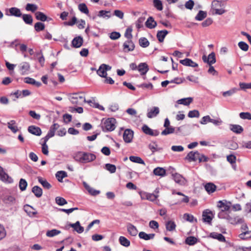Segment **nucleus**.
<instances>
[{
	"mask_svg": "<svg viewBox=\"0 0 251 251\" xmlns=\"http://www.w3.org/2000/svg\"><path fill=\"white\" fill-rule=\"evenodd\" d=\"M74 158L75 161L84 164L95 160L96 158V156L93 153L83 151H78L74 154Z\"/></svg>",
	"mask_w": 251,
	"mask_h": 251,
	"instance_id": "obj_1",
	"label": "nucleus"
},
{
	"mask_svg": "<svg viewBox=\"0 0 251 251\" xmlns=\"http://www.w3.org/2000/svg\"><path fill=\"white\" fill-rule=\"evenodd\" d=\"M68 97L71 102L74 104L82 105L86 101L84 94L81 92L70 94Z\"/></svg>",
	"mask_w": 251,
	"mask_h": 251,
	"instance_id": "obj_2",
	"label": "nucleus"
},
{
	"mask_svg": "<svg viewBox=\"0 0 251 251\" xmlns=\"http://www.w3.org/2000/svg\"><path fill=\"white\" fill-rule=\"evenodd\" d=\"M116 121L113 118L103 120L101 122V128L103 131H112L116 128Z\"/></svg>",
	"mask_w": 251,
	"mask_h": 251,
	"instance_id": "obj_3",
	"label": "nucleus"
},
{
	"mask_svg": "<svg viewBox=\"0 0 251 251\" xmlns=\"http://www.w3.org/2000/svg\"><path fill=\"white\" fill-rule=\"evenodd\" d=\"M226 12L222 2L213 0L211 3L210 12L212 15H222Z\"/></svg>",
	"mask_w": 251,
	"mask_h": 251,
	"instance_id": "obj_4",
	"label": "nucleus"
},
{
	"mask_svg": "<svg viewBox=\"0 0 251 251\" xmlns=\"http://www.w3.org/2000/svg\"><path fill=\"white\" fill-rule=\"evenodd\" d=\"M111 67L105 64H102L97 70V74L101 77H106L107 75V71H110Z\"/></svg>",
	"mask_w": 251,
	"mask_h": 251,
	"instance_id": "obj_5",
	"label": "nucleus"
},
{
	"mask_svg": "<svg viewBox=\"0 0 251 251\" xmlns=\"http://www.w3.org/2000/svg\"><path fill=\"white\" fill-rule=\"evenodd\" d=\"M18 70L22 75H26L29 73L30 66L29 63L23 62L18 65Z\"/></svg>",
	"mask_w": 251,
	"mask_h": 251,
	"instance_id": "obj_6",
	"label": "nucleus"
},
{
	"mask_svg": "<svg viewBox=\"0 0 251 251\" xmlns=\"http://www.w3.org/2000/svg\"><path fill=\"white\" fill-rule=\"evenodd\" d=\"M202 216L203 222L208 224H211V221L214 218L212 212L209 209L203 211Z\"/></svg>",
	"mask_w": 251,
	"mask_h": 251,
	"instance_id": "obj_7",
	"label": "nucleus"
},
{
	"mask_svg": "<svg viewBox=\"0 0 251 251\" xmlns=\"http://www.w3.org/2000/svg\"><path fill=\"white\" fill-rule=\"evenodd\" d=\"M203 61L207 63L209 65H212L216 62L215 54L214 52L210 53L207 57L205 55H203L202 57Z\"/></svg>",
	"mask_w": 251,
	"mask_h": 251,
	"instance_id": "obj_8",
	"label": "nucleus"
},
{
	"mask_svg": "<svg viewBox=\"0 0 251 251\" xmlns=\"http://www.w3.org/2000/svg\"><path fill=\"white\" fill-rule=\"evenodd\" d=\"M140 196L142 200H148L151 201H155L158 197V195L147 192L141 193Z\"/></svg>",
	"mask_w": 251,
	"mask_h": 251,
	"instance_id": "obj_9",
	"label": "nucleus"
},
{
	"mask_svg": "<svg viewBox=\"0 0 251 251\" xmlns=\"http://www.w3.org/2000/svg\"><path fill=\"white\" fill-rule=\"evenodd\" d=\"M133 137V131L129 129H126L125 130L123 134V139L126 143L131 142Z\"/></svg>",
	"mask_w": 251,
	"mask_h": 251,
	"instance_id": "obj_10",
	"label": "nucleus"
},
{
	"mask_svg": "<svg viewBox=\"0 0 251 251\" xmlns=\"http://www.w3.org/2000/svg\"><path fill=\"white\" fill-rule=\"evenodd\" d=\"M174 181L180 185H184L186 184L187 181L181 175L175 173L172 175Z\"/></svg>",
	"mask_w": 251,
	"mask_h": 251,
	"instance_id": "obj_11",
	"label": "nucleus"
},
{
	"mask_svg": "<svg viewBox=\"0 0 251 251\" xmlns=\"http://www.w3.org/2000/svg\"><path fill=\"white\" fill-rule=\"evenodd\" d=\"M143 131L147 135L156 136L159 135V131L157 130H153L150 128L147 125H144L142 127Z\"/></svg>",
	"mask_w": 251,
	"mask_h": 251,
	"instance_id": "obj_12",
	"label": "nucleus"
},
{
	"mask_svg": "<svg viewBox=\"0 0 251 251\" xmlns=\"http://www.w3.org/2000/svg\"><path fill=\"white\" fill-rule=\"evenodd\" d=\"M231 202L229 201H221L218 202V207L221 209V211L226 212L229 211L230 209Z\"/></svg>",
	"mask_w": 251,
	"mask_h": 251,
	"instance_id": "obj_13",
	"label": "nucleus"
},
{
	"mask_svg": "<svg viewBox=\"0 0 251 251\" xmlns=\"http://www.w3.org/2000/svg\"><path fill=\"white\" fill-rule=\"evenodd\" d=\"M6 15L17 17H20L22 15L20 9L17 7H12L9 9L8 11H6Z\"/></svg>",
	"mask_w": 251,
	"mask_h": 251,
	"instance_id": "obj_14",
	"label": "nucleus"
},
{
	"mask_svg": "<svg viewBox=\"0 0 251 251\" xmlns=\"http://www.w3.org/2000/svg\"><path fill=\"white\" fill-rule=\"evenodd\" d=\"M0 179L3 181L11 183L13 182V179L5 173L2 167L0 166Z\"/></svg>",
	"mask_w": 251,
	"mask_h": 251,
	"instance_id": "obj_15",
	"label": "nucleus"
},
{
	"mask_svg": "<svg viewBox=\"0 0 251 251\" xmlns=\"http://www.w3.org/2000/svg\"><path fill=\"white\" fill-rule=\"evenodd\" d=\"M134 44L131 40H127L123 44V50L125 52H129L134 50Z\"/></svg>",
	"mask_w": 251,
	"mask_h": 251,
	"instance_id": "obj_16",
	"label": "nucleus"
},
{
	"mask_svg": "<svg viewBox=\"0 0 251 251\" xmlns=\"http://www.w3.org/2000/svg\"><path fill=\"white\" fill-rule=\"evenodd\" d=\"M159 107L154 106L150 109H148L147 116L150 119L155 117L159 114Z\"/></svg>",
	"mask_w": 251,
	"mask_h": 251,
	"instance_id": "obj_17",
	"label": "nucleus"
},
{
	"mask_svg": "<svg viewBox=\"0 0 251 251\" xmlns=\"http://www.w3.org/2000/svg\"><path fill=\"white\" fill-rule=\"evenodd\" d=\"M199 152L198 151H190L188 153L185 157V159L189 160L190 162L196 161L199 157Z\"/></svg>",
	"mask_w": 251,
	"mask_h": 251,
	"instance_id": "obj_18",
	"label": "nucleus"
},
{
	"mask_svg": "<svg viewBox=\"0 0 251 251\" xmlns=\"http://www.w3.org/2000/svg\"><path fill=\"white\" fill-rule=\"evenodd\" d=\"M149 70V66L146 63H141L138 65L137 70L141 75H146Z\"/></svg>",
	"mask_w": 251,
	"mask_h": 251,
	"instance_id": "obj_19",
	"label": "nucleus"
},
{
	"mask_svg": "<svg viewBox=\"0 0 251 251\" xmlns=\"http://www.w3.org/2000/svg\"><path fill=\"white\" fill-rule=\"evenodd\" d=\"M25 211L30 217H34L37 214V211L32 206L26 204L24 206Z\"/></svg>",
	"mask_w": 251,
	"mask_h": 251,
	"instance_id": "obj_20",
	"label": "nucleus"
},
{
	"mask_svg": "<svg viewBox=\"0 0 251 251\" xmlns=\"http://www.w3.org/2000/svg\"><path fill=\"white\" fill-rule=\"evenodd\" d=\"M128 233L132 236H135L137 235L138 231L137 228L132 224L128 223L126 226Z\"/></svg>",
	"mask_w": 251,
	"mask_h": 251,
	"instance_id": "obj_21",
	"label": "nucleus"
},
{
	"mask_svg": "<svg viewBox=\"0 0 251 251\" xmlns=\"http://www.w3.org/2000/svg\"><path fill=\"white\" fill-rule=\"evenodd\" d=\"M28 131L30 133L37 136H40L42 133V131L40 128L34 126H29L28 127Z\"/></svg>",
	"mask_w": 251,
	"mask_h": 251,
	"instance_id": "obj_22",
	"label": "nucleus"
},
{
	"mask_svg": "<svg viewBox=\"0 0 251 251\" xmlns=\"http://www.w3.org/2000/svg\"><path fill=\"white\" fill-rule=\"evenodd\" d=\"M180 63L184 66H190L194 68L198 67V66L197 63L193 61L189 58H185L183 60H181L180 61Z\"/></svg>",
	"mask_w": 251,
	"mask_h": 251,
	"instance_id": "obj_23",
	"label": "nucleus"
},
{
	"mask_svg": "<svg viewBox=\"0 0 251 251\" xmlns=\"http://www.w3.org/2000/svg\"><path fill=\"white\" fill-rule=\"evenodd\" d=\"M209 237L215 239H217L220 242H226L225 237L221 233H219L215 232H211L210 234Z\"/></svg>",
	"mask_w": 251,
	"mask_h": 251,
	"instance_id": "obj_24",
	"label": "nucleus"
},
{
	"mask_svg": "<svg viewBox=\"0 0 251 251\" xmlns=\"http://www.w3.org/2000/svg\"><path fill=\"white\" fill-rule=\"evenodd\" d=\"M70 226L73 227L78 233H81L84 231V227L80 226L79 221H77L74 224H70Z\"/></svg>",
	"mask_w": 251,
	"mask_h": 251,
	"instance_id": "obj_25",
	"label": "nucleus"
},
{
	"mask_svg": "<svg viewBox=\"0 0 251 251\" xmlns=\"http://www.w3.org/2000/svg\"><path fill=\"white\" fill-rule=\"evenodd\" d=\"M3 201L7 204L13 205L16 203V201L15 198L12 196L6 195L2 199Z\"/></svg>",
	"mask_w": 251,
	"mask_h": 251,
	"instance_id": "obj_26",
	"label": "nucleus"
},
{
	"mask_svg": "<svg viewBox=\"0 0 251 251\" xmlns=\"http://www.w3.org/2000/svg\"><path fill=\"white\" fill-rule=\"evenodd\" d=\"M83 39L80 36L75 37L72 42V46L75 48L80 47L83 43Z\"/></svg>",
	"mask_w": 251,
	"mask_h": 251,
	"instance_id": "obj_27",
	"label": "nucleus"
},
{
	"mask_svg": "<svg viewBox=\"0 0 251 251\" xmlns=\"http://www.w3.org/2000/svg\"><path fill=\"white\" fill-rule=\"evenodd\" d=\"M229 129L236 134H240L243 131V128L239 125L231 124L229 125Z\"/></svg>",
	"mask_w": 251,
	"mask_h": 251,
	"instance_id": "obj_28",
	"label": "nucleus"
},
{
	"mask_svg": "<svg viewBox=\"0 0 251 251\" xmlns=\"http://www.w3.org/2000/svg\"><path fill=\"white\" fill-rule=\"evenodd\" d=\"M216 188V186L212 182L207 183L204 185V188L209 194L214 193Z\"/></svg>",
	"mask_w": 251,
	"mask_h": 251,
	"instance_id": "obj_29",
	"label": "nucleus"
},
{
	"mask_svg": "<svg viewBox=\"0 0 251 251\" xmlns=\"http://www.w3.org/2000/svg\"><path fill=\"white\" fill-rule=\"evenodd\" d=\"M155 234L151 233L147 234L145 232L141 231L139 233V237L140 239H144L145 240H149L154 238Z\"/></svg>",
	"mask_w": 251,
	"mask_h": 251,
	"instance_id": "obj_30",
	"label": "nucleus"
},
{
	"mask_svg": "<svg viewBox=\"0 0 251 251\" xmlns=\"http://www.w3.org/2000/svg\"><path fill=\"white\" fill-rule=\"evenodd\" d=\"M83 185L85 188L88 191L89 193L93 196H96L100 194V192L98 190H96L93 188L91 187L86 182H83Z\"/></svg>",
	"mask_w": 251,
	"mask_h": 251,
	"instance_id": "obj_31",
	"label": "nucleus"
},
{
	"mask_svg": "<svg viewBox=\"0 0 251 251\" xmlns=\"http://www.w3.org/2000/svg\"><path fill=\"white\" fill-rule=\"evenodd\" d=\"M7 126L14 133H16L18 131V127L16 123L14 120H11L7 123Z\"/></svg>",
	"mask_w": 251,
	"mask_h": 251,
	"instance_id": "obj_32",
	"label": "nucleus"
},
{
	"mask_svg": "<svg viewBox=\"0 0 251 251\" xmlns=\"http://www.w3.org/2000/svg\"><path fill=\"white\" fill-rule=\"evenodd\" d=\"M192 101L193 98L191 97H188L179 99L177 100L176 102L177 104L188 106L192 102Z\"/></svg>",
	"mask_w": 251,
	"mask_h": 251,
	"instance_id": "obj_33",
	"label": "nucleus"
},
{
	"mask_svg": "<svg viewBox=\"0 0 251 251\" xmlns=\"http://www.w3.org/2000/svg\"><path fill=\"white\" fill-rule=\"evenodd\" d=\"M146 26L152 29L154 28L156 26V22L154 20L152 17H150L146 22Z\"/></svg>",
	"mask_w": 251,
	"mask_h": 251,
	"instance_id": "obj_34",
	"label": "nucleus"
},
{
	"mask_svg": "<svg viewBox=\"0 0 251 251\" xmlns=\"http://www.w3.org/2000/svg\"><path fill=\"white\" fill-rule=\"evenodd\" d=\"M168 33V31L166 30L158 31L156 35L158 41L160 42H162Z\"/></svg>",
	"mask_w": 251,
	"mask_h": 251,
	"instance_id": "obj_35",
	"label": "nucleus"
},
{
	"mask_svg": "<svg viewBox=\"0 0 251 251\" xmlns=\"http://www.w3.org/2000/svg\"><path fill=\"white\" fill-rule=\"evenodd\" d=\"M153 174L155 176H164L166 175V170L161 167H157L153 170Z\"/></svg>",
	"mask_w": 251,
	"mask_h": 251,
	"instance_id": "obj_36",
	"label": "nucleus"
},
{
	"mask_svg": "<svg viewBox=\"0 0 251 251\" xmlns=\"http://www.w3.org/2000/svg\"><path fill=\"white\" fill-rule=\"evenodd\" d=\"M38 180L44 188L49 189L51 188V185L50 183H49L46 179L42 178V177H38Z\"/></svg>",
	"mask_w": 251,
	"mask_h": 251,
	"instance_id": "obj_37",
	"label": "nucleus"
},
{
	"mask_svg": "<svg viewBox=\"0 0 251 251\" xmlns=\"http://www.w3.org/2000/svg\"><path fill=\"white\" fill-rule=\"evenodd\" d=\"M32 192L34 193L35 196L37 198H40L42 196L43 191L42 189L38 186H34L32 189Z\"/></svg>",
	"mask_w": 251,
	"mask_h": 251,
	"instance_id": "obj_38",
	"label": "nucleus"
},
{
	"mask_svg": "<svg viewBox=\"0 0 251 251\" xmlns=\"http://www.w3.org/2000/svg\"><path fill=\"white\" fill-rule=\"evenodd\" d=\"M25 82L27 84L34 85L37 87H40L41 85V82L36 81L34 79L29 77L25 78Z\"/></svg>",
	"mask_w": 251,
	"mask_h": 251,
	"instance_id": "obj_39",
	"label": "nucleus"
},
{
	"mask_svg": "<svg viewBox=\"0 0 251 251\" xmlns=\"http://www.w3.org/2000/svg\"><path fill=\"white\" fill-rule=\"evenodd\" d=\"M55 176L59 182H62V179L67 176V174L65 171H60L56 173Z\"/></svg>",
	"mask_w": 251,
	"mask_h": 251,
	"instance_id": "obj_40",
	"label": "nucleus"
},
{
	"mask_svg": "<svg viewBox=\"0 0 251 251\" xmlns=\"http://www.w3.org/2000/svg\"><path fill=\"white\" fill-rule=\"evenodd\" d=\"M129 160L134 163L145 165L144 161L140 157L136 156H130L129 157Z\"/></svg>",
	"mask_w": 251,
	"mask_h": 251,
	"instance_id": "obj_41",
	"label": "nucleus"
},
{
	"mask_svg": "<svg viewBox=\"0 0 251 251\" xmlns=\"http://www.w3.org/2000/svg\"><path fill=\"white\" fill-rule=\"evenodd\" d=\"M119 241L121 245L125 247H128L130 246V241L124 236H120Z\"/></svg>",
	"mask_w": 251,
	"mask_h": 251,
	"instance_id": "obj_42",
	"label": "nucleus"
},
{
	"mask_svg": "<svg viewBox=\"0 0 251 251\" xmlns=\"http://www.w3.org/2000/svg\"><path fill=\"white\" fill-rule=\"evenodd\" d=\"M166 228L168 231H172L175 230L176 227V225L174 222L169 221L166 223Z\"/></svg>",
	"mask_w": 251,
	"mask_h": 251,
	"instance_id": "obj_43",
	"label": "nucleus"
},
{
	"mask_svg": "<svg viewBox=\"0 0 251 251\" xmlns=\"http://www.w3.org/2000/svg\"><path fill=\"white\" fill-rule=\"evenodd\" d=\"M22 18L25 23L26 24L31 25L33 22L32 17L29 14H23Z\"/></svg>",
	"mask_w": 251,
	"mask_h": 251,
	"instance_id": "obj_44",
	"label": "nucleus"
},
{
	"mask_svg": "<svg viewBox=\"0 0 251 251\" xmlns=\"http://www.w3.org/2000/svg\"><path fill=\"white\" fill-rule=\"evenodd\" d=\"M78 8L79 10L87 15L89 14V10L86 6V5L84 3H80L78 6Z\"/></svg>",
	"mask_w": 251,
	"mask_h": 251,
	"instance_id": "obj_45",
	"label": "nucleus"
},
{
	"mask_svg": "<svg viewBox=\"0 0 251 251\" xmlns=\"http://www.w3.org/2000/svg\"><path fill=\"white\" fill-rule=\"evenodd\" d=\"M59 126L57 124H54L50 128L48 134L52 137L54 135L55 131L58 128Z\"/></svg>",
	"mask_w": 251,
	"mask_h": 251,
	"instance_id": "obj_46",
	"label": "nucleus"
},
{
	"mask_svg": "<svg viewBox=\"0 0 251 251\" xmlns=\"http://www.w3.org/2000/svg\"><path fill=\"white\" fill-rule=\"evenodd\" d=\"M206 16L207 13L206 12L200 10L195 17V19L197 21H201L203 20Z\"/></svg>",
	"mask_w": 251,
	"mask_h": 251,
	"instance_id": "obj_47",
	"label": "nucleus"
},
{
	"mask_svg": "<svg viewBox=\"0 0 251 251\" xmlns=\"http://www.w3.org/2000/svg\"><path fill=\"white\" fill-rule=\"evenodd\" d=\"M175 128L173 126H168L165 127V129L161 132V135H167L169 134H172L175 132Z\"/></svg>",
	"mask_w": 251,
	"mask_h": 251,
	"instance_id": "obj_48",
	"label": "nucleus"
},
{
	"mask_svg": "<svg viewBox=\"0 0 251 251\" xmlns=\"http://www.w3.org/2000/svg\"><path fill=\"white\" fill-rule=\"evenodd\" d=\"M98 16L108 19L111 17L110 12L109 11L100 10L99 12Z\"/></svg>",
	"mask_w": 251,
	"mask_h": 251,
	"instance_id": "obj_49",
	"label": "nucleus"
},
{
	"mask_svg": "<svg viewBox=\"0 0 251 251\" xmlns=\"http://www.w3.org/2000/svg\"><path fill=\"white\" fill-rule=\"evenodd\" d=\"M35 17L37 20L42 22L46 21L47 19V16L43 12L39 11L35 13Z\"/></svg>",
	"mask_w": 251,
	"mask_h": 251,
	"instance_id": "obj_50",
	"label": "nucleus"
},
{
	"mask_svg": "<svg viewBox=\"0 0 251 251\" xmlns=\"http://www.w3.org/2000/svg\"><path fill=\"white\" fill-rule=\"evenodd\" d=\"M239 237L241 239H248L251 238V230L243 231L239 234Z\"/></svg>",
	"mask_w": 251,
	"mask_h": 251,
	"instance_id": "obj_51",
	"label": "nucleus"
},
{
	"mask_svg": "<svg viewBox=\"0 0 251 251\" xmlns=\"http://www.w3.org/2000/svg\"><path fill=\"white\" fill-rule=\"evenodd\" d=\"M237 89L235 88H232L229 90L222 93V95L224 97H230L236 93Z\"/></svg>",
	"mask_w": 251,
	"mask_h": 251,
	"instance_id": "obj_52",
	"label": "nucleus"
},
{
	"mask_svg": "<svg viewBox=\"0 0 251 251\" xmlns=\"http://www.w3.org/2000/svg\"><path fill=\"white\" fill-rule=\"evenodd\" d=\"M61 233V231L60 230L53 229L50 230H49L46 233V235L48 237H52L54 236H56L57 235H58Z\"/></svg>",
	"mask_w": 251,
	"mask_h": 251,
	"instance_id": "obj_53",
	"label": "nucleus"
},
{
	"mask_svg": "<svg viewBox=\"0 0 251 251\" xmlns=\"http://www.w3.org/2000/svg\"><path fill=\"white\" fill-rule=\"evenodd\" d=\"M19 188L22 191H25L27 186V183L26 181L23 178H21L19 181Z\"/></svg>",
	"mask_w": 251,
	"mask_h": 251,
	"instance_id": "obj_54",
	"label": "nucleus"
},
{
	"mask_svg": "<svg viewBox=\"0 0 251 251\" xmlns=\"http://www.w3.org/2000/svg\"><path fill=\"white\" fill-rule=\"evenodd\" d=\"M139 44L143 48H146L149 46L150 43L148 39L145 37H142L139 39Z\"/></svg>",
	"mask_w": 251,
	"mask_h": 251,
	"instance_id": "obj_55",
	"label": "nucleus"
},
{
	"mask_svg": "<svg viewBox=\"0 0 251 251\" xmlns=\"http://www.w3.org/2000/svg\"><path fill=\"white\" fill-rule=\"evenodd\" d=\"M197 242V239L193 236H190L186 239L185 243L189 245H193Z\"/></svg>",
	"mask_w": 251,
	"mask_h": 251,
	"instance_id": "obj_56",
	"label": "nucleus"
},
{
	"mask_svg": "<svg viewBox=\"0 0 251 251\" xmlns=\"http://www.w3.org/2000/svg\"><path fill=\"white\" fill-rule=\"evenodd\" d=\"M105 169L108 171L110 173H114L116 172V167L115 165L111 164H106L105 165Z\"/></svg>",
	"mask_w": 251,
	"mask_h": 251,
	"instance_id": "obj_57",
	"label": "nucleus"
},
{
	"mask_svg": "<svg viewBox=\"0 0 251 251\" xmlns=\"http://www.w3.org/2000/svg\"><path fill=\"white\" fill-rule=\"evenodd\" d=\"M38 9V6L34 4L27 3L25 9L28 11L35 12Z\"/></svg>",
	"mask_w": 251,
	"mask_h": 251,
	"instance_id": "obj_58",
	"label": "nucleus"
},
{
	"mask_svg": "<svg viewBox=\"0 0 251 251\" xmlns=\"http://www.w3.org/2000/svg\"><path fill=\"white\" fill-rule=\"evenodd\" d=\"M153 3L154 6L158 10L161 11L163 9L162 3L160 0H153Z\"/></svg>",
	"mask_w": 251,
	"mask_h": 251,
	"instance_id": "obj_59",
	"label": "nucleus"
},
{
	"mask_svg": "<svg viewBox=\"0 0 251 251\" xmlns=\"http://www.w3.org/2000/svg\"><path fill=\"white\" fill-rule=\"evenodd\" d=\"M55 202L58 205L60 206L64 205L67 203L66 200L63 198L60 197H56Z\"/></svg>",
	"mask_w": 251,
	"mask_h": 251,
	"instance_id": "obj_60",
	"label": "nucleus"
},
{
	"mask_svg": "<svg viewBox=\"0 0 251 251\" xmlns=\"http://www.w3.org/2000/svg\"><path fill=\"white\" fill-rule=\"evenodd\" d=\"M239 117L242 119L251 120V113L249 112H241Z\"/></svg>",
	"mask_w": 251,
	"mask_h": 251,
	"instance_id": "obj_61",
	"label": "nucleus"
},
{
	"mask_svg": "<svg viewBox=\"0 0 251 251\" xmlns=\"http://www.w3.org/2000/svg\"><path fill=\"white\" fill-rule=\"evenodd\" d=\"M239 48L244 51H246L249 49V45L243 41L239 42L238 44Z\"/></svg>",
	"mask_w": 251,
	"mask_h": 251,
	"instance_id": "obj_62",
	"label": "nucleus"
},
{
	"mask_svg": "<svg viewBox=\"0 0 251 251\" xmlns=\"http://www.w3.org/2000/svg\"><path fill=\"white\" fill-rule=\"evenodd\" d=\"M189 118H198L200 116V113L197 110H193L190 111L188 114Z\"/></svg>",
	"mask_w": 251,
	"mask_h": 251,
	"instance_id": "obj_63",
	"label": "nucleus"
},
{
	"mask_svg": "<svg viewBox=\"0 0 251 251\" xmlns=\"http://www.w3.org/2000/svg\"><path fill=\"white\" fill-rule=\"evenodd\" d=\"M34 28L36 31H40L45 28V25L41 22H37L34 25Z\"/></svg>",
	"mask_w": 251,
	"mask_h": 251,
	"instance_id": "obj_64",
	"label": "nucleus"
}]
</instances>
